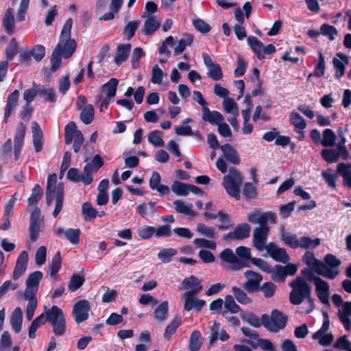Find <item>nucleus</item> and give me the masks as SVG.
Masks as SVG:
<instances>
[{
  "label": "nucleus",
  "instance_id": "nucleus-1",
  "mask_svg": "<svg viewBox=\"0 0 351 351\" xmlns=\"http://www.w3.org/2000/svg\"><path fill=\"white\" fill-rule=\"evenodd\" d=\"M280 239L282 242L293 249L301 247L304 249H314L320 244V239H311L309 237L304 236L299 239L296 234H291L286 232L282 227L280 230Z\"/></svg>",
  "mask_w": 351,
  "mask_h": 351
},
{
  "label": "nucleus",
  "instance_id": "nucleus-2",
  "mask_svg": "<svg viewBox=\"0 0 351 351\" xmlns=\"http://www.w3.org/2000/svg\"><path fill=\"white\" fill-rule=\"evenodd\" d=\"M75 40H68L62 43H58L51 56V71L55 72L60 66L62 58L68 59L72 56L76 50Z\"/></svg>",
  "mask_w": 351,
  "mask_h": 351
},
{
  "label": "nucleus",
  "instance_id": "nucleus-3",
  "mask_svg": "<svg viewBox=\"0 0 351 351\" xmlns=\"http://www.w3.org/2000/svg\"><path fill=\"white\" fill-rule=\"evenodd\" d=\"M289 286L292 289L289 293V302L293 305H299L304 302L306 297H309L311 287L304 278L298 276L291 281Z\"/></svg>",
  "mask_w": 351,
  "mask_h": 351
},
{
  "label": "nucleus",
  "instance_id": "nucleus-4",
  "mask_svg": "<svg viewBox=\"0 0 351 351\" xmlns=\"http://www.w3.org/2000/svg\"><path fill=\"white\" fill-rule=\"evenodd\" d=\"M243 178L241 173L234 167H230L228 175L223 179V186L225 191L230 196L233 197L235 200L241 198V186L242 185Z\"/></svg>",
  "mask_w": 351,
  "mask_h": 351
},
{
  "label": "nucleus",
  "instance_id": "nucleus-5",
  "mask_svg": "<svg viewBox=\"0 0 351 351\" xmlns=\"http://www.w3.org/2000/svg\"><path fill=\"white\" fill-rule=\"evenodd\" d=\"M289 317L278 309L271 311V315L264 313L261 315L263 326L270 332H276L286 327Z\"/></svg>",
  "mask_w": 351,
  "mask_h": 351
},
{
  "label": "nucleus",
  "instance_id": "nucleus-6",
  "mask_svg": "<svg viewBox=\"0 0 351 351\" xmlns=\"http://www.w3.org/2000/svg\"><path fill=\"white\" fill-rule=\"evenodd\" d=\"M303 261L319 276L332 280L338 275V271L327 267L324 263L317 259L314 253L311 251H307L304 254Z\"/></svg>",
  "mask_w": 351,
  "mask_h": 351
},
{
  "label": "nucleus",
  "instance_id": "nucleus-7",
  "mask_svg": "<svg viewBox=\"0 0 351 351\" xmlns=\"http://www.w3.org/2000/svg\"><path fill=\"white\" fill-rule=\"evenodd\" d=\"M46 319L52 326L56 336H62L66 331V319L63 311L58 306L53 305L46 313Z\"/></svg>",
  "mask_w": 351,
  "mask_h": 351
},
{
  "label": "nucleus",
  "instance_id": "nucleus-8",
  "mask_svg": "<svg viewBox=\"0 0 351 351\" xmlns=\"http://www.w3.org/2000/svg\"><path fill=\"white\" fill-rule=\"evenodd\" d=\"M43 276V273L40 271H35L28 275L25 280L24 298H36Z\"/></svg>",
  "mask_w": 351,
  "mask_h": 351
},
{
  "label": "nucleus",
  "instance_id": "nucleus-9",
  "mask_svg": "<svg viewBox=\"0 0 351 351\" xmlns=\"http://www.w3.org/2000/svg\"><path fill=\"white\" fill-rule=\"evenodd\" d=\"M91 310L90 302L86 299L79 300L72 308L71 315L77 324L82 323L88 318V312Z\"/></svg>",
  "mask_w": 351,
  "mask_h": 351
},
{
  "label": "nucleus",
  "instance_id": "nucleus-10",
  "mask_svg": "<svg viewBox=\"0 0 351 351\" xmlns=\"http://www.w3.org/2000/svg\"><path fill=\"white\" fill-rule=\"evenodd\" d=\"M251 231V226L249 223H239L235 226L233 231L228 232L223 235L225 241L243 240L249 237Z\"/></svg>",
  "mask_w": 351,
  "mask_h": 351
},
{
  "label": "nucleus",
  "instance_id": "nucleus-11",
  "mask_svg": "<svg viewBox=\"0 0 351 351\" xmlns=\"http://www.w3.org/2000/svg\"><path fill=\"white\" fill-rule=\"evenodd\" d=\"M265 250L275 261L287 263L290 260V256L285 248L279 247L274 243L267 245Z\"/></svg>",
  "mask_w": 351,
  "mask_h": 351
},
{
  "label": "nucleus",
  "instance_id": "nucleus-12",
  "mask_svg": "<svg viewBox=\"0 0 351 351\" xmlns=\"http://www.w3.org/2000/svg\"><path fill=\"white\" fill-rule=\"evenodd\" d=\"M26 127L23 122H19L16 127V134L14 137V154L16 160H18L24 145Z\"/></svg>",
  "mask_w": 351,
  "mask_h": 351
},
{
  "label": "nucleus",
  "instance_id": "nucleus-13",
  "mask_svg": "<svg viewBox=\"0 0 351 351\" xmlns=\"http://www.w3.org/2000/svg\"><path fill=\"white\" fill-rule=\"evenodd\" d=\"M235 255L237 256V267L238 270L245 267H249L248 261H252V257L250 252V248L245 246H239L235 249Z\"/></svg>",
  "mask_w": 351,
  "mask_h": 351
},
{
  "label": "nucleus",
  "instance_id": "nucleus-14",
  "mask_svg": "<svg viewBox=\"0 0 351 351\" xmlns=\"http://www.w3.org/2000/svg\"><path fill=\"white\" fill-rule=\"evenodd\" d=\"M184 289H189L185 294L197 295L202 289V280H199L195 276H190L182 281Z\"/></svg>",
  "mask_w": 351,
  "mask_h": 351
},
{
  "label": "nucleus",
  "instance_id": "nucleus-15",
  "mask_svg": "<svg viewBox=\"0 0 351 351\" xmlns=\"http://www.w3.org/2000/svg\"><path fill=\"white\" fill-rule=\"evenodd\" d=\"M28 262V254L26 251H23L18 256L16 265L12 272V278L16 280L25 273Z\"/></svg>",
  "mask_w": 351,
  "mask_h": 351
},
{
  "label": "nucleus",
  "instance_id": "nucleus-16",
  "mask_svg": "<svg viewBox=\"0 0 351 351\" xmlns=\"http://www.w3.org/2000/svg\"><path fill=\"white\" fill-rule=\"evenodd\" d=\"M269 230H270L267 228L258 227H256L254 230L253 244L257 250L263 251L265 250L267 237Z\"/></svg>",
  "mask_w": 351,
  "mask_h": 351
},
{
  "label": "nucleus",
  "instance_id": "nucleus-17",
  "mask_svg": "<svg viewBox=\"0 0 351 351\" xmlns=\"http://www.w3.org/2000/svg\"><path fill=\"white\" fill-rule=\"evenodd\" d=\"M316 289V294L319 301L326 305L330 304L329 302V285L327 281L322 278H317L315 285Z\"/></svg>",
  "mask_w": 351,
  "mask_h": 351
},
{
  "label": "nucleus",
  "instance_id": "nucleus-18",
  "mask_svg": "<svg viewBox=\"0 0 351 351\" xmlns=\"http://www.w3.org/2000/svg\"><path fill=\"white\" fill-rule=\"evenodd\" d=\"M185 302L184 305V310L186 311H190L193 309L199 312L202 310L206 301L204 299H199L195 297V295L184 294Z\"/></svg>",
  "mask_w": 351,
  "mask_h": 351
},
{
  "label": "nucleus",
  "instance_id": "nucleus-19",
  "mask_svg": "<svg viewBox=\"0 0 351 351\" xmlns=\"http://www.w3.org/2000/svg\"><path fill=\"white\" fill-rule=\"evenodd\" d=\"M32 133H33V145L36 152H40L43 146V133L40 125L36 121L32 123Z\"/></svg>",
  "mask_w": 351,
  "mask_h": 351
},
{
  "label": "nucleus",
  "instance_id": "nucleus-20",
  "mask_svg": "<svg viewBox=\"0 0 351 351\" xmlns=\"http://www.w3.org/2000/svg\"><path fill=\"white\" fill-rule=\"evenodd\" d=\"M2 26L5 33L8 35H13L15 32V19L14 15V10L8 8L1 21Z\"/></svg>",
  "mask_w": 351,
  "mask_h": 351
},
{
  "label": "nucleus",
  "instance_id": "nucleus-21",
  "mask_svg": "<svg viewBox=\"0 0 351 351\" xmlns=\"http://www.w3.org/2000/svg\"><path fill=\"white\" fill-rule=\"evenodd\" d=\"M203 110V114L202 119L204 121H208L213 125H217L219 123L225 121V119L222 114L217 110L210 111L208 107L202 109Z\"/></svg>",
  "mask_w": 351,
  "mask_h": 351
},
{
  "label": "nucleus",
  "instance_id": "nucleus-22",
  "mask_svg": "<svg viewBox=\"0 0 351 351\" xmlns=\"http://www.w3.org/2000/svg\"><path fill=\"white\" fill-rule=\"evenodd\" d=\"M10 326L16 334H19L22 328L23 311L21 307H16L12 311L10 319Z\"/></svg>",
  "mask_w": 351,
  "mask_h": 351
},
{
  "label": "nucleus",
  "instance_id": "nucleus-23",
  "mask_svg": "<svg viewBox=\"0 0 351 351\" xmlns=\"http://www.w3.org/2000/svg\"><path fill=\"white\" fill-rule=\"evenodd\" d=\"M19 92L17 90L10 93L7 97V104L4 112V121L8 122L9 117L14 108L17 105L19 100Z\"/></svg>",
  "mask_w": 351,
  "mask_h": 351
},
{
  "label": "nucleus",
  "instance_id": "nucleus-24",
  "mask_svg": "<svg viewBox=\"0 0 351 351\" xmlns=\"http://www.w3.org/2000/svg\"><path fill=\"white\" fill-rule=\"evenodd\" d=\"M247 43L257 59L262 60L265 58L264 53H263L264 44L256 36H249L247 37Z\"/></svg>",
  "mask_w": 351,
  "mask_h": 351
},
{
  "label": "nucleus",
  "instance_id": "nucleus-25",
  "mask_svg": "<svg viewBox=\"0 0 351 351\" xmlns=\"http://www.w3.org/2000/svg\"><path fill=\"white\" fill-rule=\"evenodd\" d=\"M64 204V184L59 182L56 186L55 197V209L53 212V217L56 218L62 211Z\"/></svg>",
  "mask_w": 351,
  "mask_h": 351
},
{
  "label": "nucleus",
  "instance_id": "nucleus-26",
  "mask_svg": "<svg viewBox=\"0 0 351 351\" xmlns=\"http://www.w3.org/2000/svg\"><path fill=\"white\" fill-rule=\"evenodd\" d=\"M131 49L132 45L130 43L118 45V47H117L118 53H117L114 60L117 66H121L122 63L128 60Z\"/></svg>",
  "mask_w": 351,
  "mask_h": 351
},
{
  "label": "nucleus",
  "instance_id": "nucleus-27",
  "mask_svg": "<svg viewBox=\"0 0 351 351\" xmlns=\"http://www.w3.org/2000/svg\"><path fill=\"white\" fill-rule=\"evenodd\" d=\"M220 149L224 154L226 160L233 163L239 164L241 162L238 152L233 148V146L229 143H225L220 146Z\"/></svg>",
  "mask_w": 351,
  "mask_h": 351
},
{
  "label": "nucleus",
  "instance_id": "nucleus-28",
  "mask_svg": "<svg viewBox=\"0 0 351 351\" xmlns=\"http://www.w3.org/2000/svg\"><path fill=\"white\" fill-rule=\"evenodd\" d=\"M160 26V23L158 21L156 16H150L145 19L142 29L143 34L145 36L152 35L156 32Z\"/></svg>",
  "mask_w": 351,
  "mask_h": 351
},
{
  "label": "nucleus",
  "instance_id": "nucleus-29",
  "mask_svg": "<svg viewBox=\"0 0 351 351\" xmlns=\"http://www.w3.org/2000/svg\"><path fill=\"white\" fill-rule=\"evenodd\" d=\"M78 132H81L74 121H69L64 127V143L70 145L73 142V138L77 136Z\"/></svg>",
  "mask_w": 351,
  "mask_h": 351
},
{
  "label": "nucleus",
  "instance_id": "nucleus-30",
  "mask_svg": "<svg viewBox=\"0 0 351 351\" xmlns=\"http://www.w3.org/2000/svg\"><path fill=\"white\" fill-rule=\"evenodd\" d=\"M268 221H270L271 224H276L277 222L276 214L272 211L261 213L258 220V228L270 230V228L267 226Z\"/></svg>",
  "mask_w": 351,
  "mask_h": 351
},
{
  "label": "nucleus",
  "instance_id": "nucleus-31",
  "mask_svg": "<svg viewBox=\"0 0 351 351\" xmlns=\"http://www.w3.org/2000/svg\"><path fill=\"white\" fill-rule=\"evenodd\" d=\"M219 257L222 261L231 265V269L237 271V256L231 248L226 247L220 252Z\"/></svg>",
  "mask_w": 351,
  "mask_h": 351
},
{
  "label": "nucleus",
  "instance_id": "nucleus-32",
  "mask_svg": "<svg viewBox=\"0 0 351 351\" xmlns=\"http://www.w3.org/2000/svg\"><path fill=\"white\" fill-rule=\"evenodd\" d=\"M194 40V36L191 34H184L180 40L178 42V45L174 49V55H178L185 51L186 46H190L193 44Z\"/></svg>",
  "mask_w": 351,
  "mask_h": 351
},
{
  "label": "nucleus",
  "instance_id": "nucleus-33",
  "mask_svg": "<svg viewBox=\"0 0 351 351\" xmlns=\"http://www.w3.org/2000/svg\"><path fill=\"white\" fill-rule=\"evenodd\" d=\"M118 85L117 78L112 77L107 83L102 85L101 91L105 93L109 98H113L117 94Z\"/></svg>",
  "mask_w": 351,
  "mask_h": 351
},
{
  "label": "nucleus",
  "instance_id": "nucleus-34",
  "mask_svg": "<svg viewBox=\"0 0 351 351\" xmlns=\"http://www.w3.org/2000/svg\"><path fill=\"white\" fill-rule=\"evenodd\" d=\"M95 118V109L93 104H87L80 114V119L86 125L92 123Z\"/></svg>",
  "mask_w": 351,
  "mask_h": 351
},
{
  "label": "nucleus",
  "instance_id": "nucleus-35",
  "mask_svg": "<svg viewBox=\"0 0 351 351\" xmlns=\"http://www.w3.org/2000/svg\"><path fill=\"white\" fill-rule=\"evenodd\" d=\"M72 25V18H69L63 25V27L59 38V42L58 43L64 44V42L68 40H74L73 38H71Z\"/></svg>",
  "mask_w": 351,
  "mask_h": 351
},
{
  "label": "nucleus",
  "instance_id": "nucleus-36",
  "mask_svg": "<svg viewBox=\"0 0 351 351\" xmlns=\"http://www.w3.org/2000/svg\"><path fill=\"white\" fill-rule=\"evenodd\" d=\"M169 312V302L167 301H163L159 304L156 309L154 312V319L157 322H162L167 319Z\"/></svg>",
  "mask_w": 351,
  "mask_h": 351
},
{
  "label": "nucleus",
  "instance_id": "nucleus-37",
  "mask_svg": "<svg viewBox=\"0 0 351 351\" xmlns=\"http://www.w3.org/2000/svg\"><path fill=\"white\" fill-rule=\"evenodd\" d=\"M82 213L85 221H90L97 217L98 211L93 207L90 203L85 202L82 206Z\"/></svg>",
  "mask_w": 351,
  "mask_h": 351
},
{
  "label": "nucleus",
  "instance_id": "nucleus-38",
  "mask_svg": "<svg viewBox=\"0 0 351 351\" xmlns=\"http://www.w3.org/2000/svg\"><path fill=\"white\" fill-rule=\"evenodd\" d=\"M181 319L179 317H175L170 324L166 327L163 337L166 339H170L173 334L176 333L177 329L180 326Z\"/></svg>",
  "mask_w": 351,
  "mask_h": 351
},
{
  "label": "nucleus",
  "instance_id": "nucleus-39",
  "mask_svg": "<svg viewBox=\"0 0 351 351\" xmlns=\"http://www.w3.org/2000/svg\"><path fill=\"white\" fill-rule=\"evenodd\" d=\"M47 320V319L44 317V314L41 313L32 322L28 332V336L30 339H34L36 337V330L40 328L41 324H45Z\"/></svg>",
  "mask_w": 351,
  "mask_h": 351
},
{
  "label": "nucleus",
  "instance_id": "nucleus-40",
  "mask_svg": "<svg viewBox=\"0 0 351 351\" xmlns=\"http://www.w3.org/2000/svg\"><path fill=\"white\" fill-rule=\"evenodd\" d=\"M141 25L140 20L130 21L123 29V34L126 40H130L135 34L136 31Z\"/></svg>",
  "mask_w": 351,
  "mask_h": 351
},
{
  "label": "nucleus",
  "instance_id": "nucleus-41",
  "mask_svg": "<svg viewBox=\"0 0 351 351\" xmlns=\"http://www.w3.org/2000/svg\"><path fill=\"white\" fill-rule=\"evenodd\" d=\"M285 267L280 264L274 265V267L271 269V278L274 281L282 283L287 278Z\"/></svg>",
  "mask_w": 351,
  "mask_h": 351
},
{
  "label": "nucleus",
  "instance_id": "nucleus-42",
  "mask_svg": "<svg viewBox=\"0 0 351 351\" xmlns=\"http://www.w3.org/2000/svg\"><path fill=\"white\" fill-rule=\"evenodd\" d=\"M178 254V251L173 247L163 248L158 253V258L163 263L172 261L173 256Z\"/></svg>",
  "mask_w": 351,
  "mask_h": 351
},
{
  "label": "nucleus",
  "instance_id": "nucleus-43",
  "mask_svg": "<svg viewBox=\"0 0 351 351\" xmlns=\"http://www.w3.org/2000/svg\"><path fill=\"white\" fill-rule=\"evenodd\" d=\"M336 141V135L330 128H326L323 132V138L321 141V144L324 147H332L334 146Z\"/></svg>",
  "mask_w": 351,
  "mask_h": 351
},
{
  "label": "nucleus",
  "instance_id": "nucleus-44",
  "mask_svg": "<svg viewBox=\"0 0 351 351\" xmlns=\"http://www.w3.org/2000/svg\"><path fill=\"white\" fill-rule=\"evenodd\" d=\"M242 194L247 201L254 199L258 195L257 187L250 182L245 183L243 186Z\"/></svg>",
  "mask_w": 351,
  "mask_h": 351
},
{
  "label": "nucleus",
  "instance_id": "nucleus-45",
  "mask_svg": "<svg viewBox=\"0 0 351 351\" xmlns=\"http://www.w3.org/2000/svg\"><path fill=\"white\" fill-rule=\"evenodd\" d=\"M62 267V256L60 251H57L50 263V271L49 274L51 276H56Z\"/></svg>",
  "mask_w": 351,
  "mask_h": 351
},
{
  "label": "nucleus",
  "instance_id": "nucleus-46",
  "mask_svg": "<svg viewBox=\"0 0 351 351\" xmlns=\"http://www.w3.org/2000/svg\"><path fill=\"white\" fill-rule=\"evenodd\" d=\"M162 132L159 130H152L148 134V141L155 147L164 146L163 138H162Z\"/></svg>",
  "mask_w": 351,
  "mask_h": 351
},
{
  "label": "nucleus",
  "instance_id": "nucleus-47",
  "mask_svg": "<svg viewBox=\"0 0 351 351\" xmlns=\"http://www.w3.org/2000/svg\"><path fill=\"white\" fill-rule=\"evenodd\" d=\"M232 289L234 297L238 302L242 304H247L252 302V299L247 296V293L242 289L234 286Z\"/></svg>",
  "mask_w": 351,
  "mask_h": 351
},
{
  "label": "nucleus",
  "instance_id": "nucleus-48",
  "mask_svg": "<svg viewBox=\"0 0 351 351\" xmlns=\"http://www.w3.org/2000/svg\"><path fill=\"white\" fill-rule=\"evenodd\" d=\"M85 282L84 276L75 273L71 276V279L69 282L68 288L71 291H75L80 289Z\"/></svg>",
  "mask_w": 351,
  "mask_h": 351
},
{
  "label": "nucleus",
  "instance_id": "nucleus-49",
  "mask_svg": "<svg viewBox=\"0 0 351 351\" xmlns=\"http://www.w3.org/2000/svg\"><path fill=\"white\" fill-rule=\"evenodd\" d=\"M201 333L199 330H195L192 332L190 337V345L189 348L193 351H197L200 349L202 346L201 340Z\"/></svg>",
  "mask_w": 351,
  "mask_h": 351
},
{
  "label": "nucleus",
  "instance_id": "nucleus-50",
  "mask_svg": "<svg viewBox=\"0 0 351 351\" xmlns=\"http://www.w3.org/2000/svg\"><path fill=\"white\" fill-rule=\"evenodd\" d=\"M290 123L295 128H298L301 130L305 129L307 126L306 121L303 119V117L300 115L299 113L293 112L290 114Z\"/></svg>",
  "mask_w": 351,
  "mask_h": 351
},
{
  "label": "nucleus",
  "instance_id": "nucleus-51",
  "mask_svg": "<svg viewBox=\"0 0 351 351\" xmlns=\"http://www.w3.org/2000/svg\"><path fill=\"white\" fill-rule=\"evenodd\" d=\"M173 204L174 205V208L177 212L185 215H189L190 216H195V212L191 210L193 208L192 204H189V206H186L180 200H176Z\"/></svg>",
  "mask_w": 351,
  "mask_h": 351
},
{
  "label": "nucleus",
  "instance_id": "nucleus-52",
  "mask_svg": "<svg viewBox=\"0 0 351 351\" xmlns=\"http://www.w3.org/2000/svg\"><path fill=\"white\" fill-rule=\"evenodd\" d=\"M321 157L328 163H334L339 160V153L332 149H322L321 152Z\"/></svg>",
  "mask_w": 351,
  "mask_h": 351
},
{
  "label": "nucleus",
  "instance_id": "nucleus-53",
  "mask_svg": "<svg viewBox=\"0 0 351 351\" xmlns=\"http://www.w3.org/2000/svg\"><path fill=\"white\" fill-rule=\"evenodd\" d=\"M38 95L44 96L45 100L48 102H56V91L53 88H46L45 86H42L38 90Z\"/></svg>",
  "mask_w": 351,
  "mask_h": 351
},
{
  "label": "nucleus",
  "instance_id": "nucleus-54",
  "mask_svg": "<svg viewBox=\"0 0 351 351\" xmlns=\"http://www.w3.org/2000/svg\"><path fill=\"white\" fill-rule=\"evenodd\" d=\"M326 61L324 55L319 52L318 54V62L315 65L313 75L317 77H322L325 74Z\"/></svg>",
  "mask_w": 351,
  "mask_h": 351
},
{
  "label": "nucleus",
  "instance_id": "nucleus-55",
  "mask_svg": "<svg viewBox=\"0 0 351 351\" xmlns=\"http://www.w3.org/2000/svg\"><path fill=\"white\" fill-rule=\"evenodd\" d=\"M241 319L243 321L247 322L250 326L255 328H259L262 324L261 319L260 320L258 316L252 312L242 314Z\"/></svg>",
  "mask_w": 351,
  "mask_h": 351
},
{
  "label": "nucleus",
  "instance_id": "nucleus-56",
  "mask_svg": "<svg viewBox=\"0 0 351 351\" xmlns=\"http://www.w3.org/2000/svg\"><path fill=\"white\" fill-rule=\"evenodd\" d=\"M43 230V223H29V234L32 242L38 240L40 233Z\"/></svg>",
  "mask_w": 351,
  "mask_h": 351
},
{
  "label": "nucleus",
  "instance_id": "nucleus-57",
  "mask_svg": "<svg viewBox=\"0 0 351 351\" xmlns=\"http://www.w3.org/2000/svg\"><path fill=\"white\" fill-rule=\"evenodd\" d=\"M80 230L78 228H68L64 232V237L72 245L79 244Z\"/></svg>",
  "mask_w": 351,
  "mask_h": 351
},
{
  "label": "nucleus",
  "instance_id": "nucleus-58",
  "mask_svg": "<svg viewBox=\"0 0 351 351\" xmlns=\"http://www.w3.org/2000/svg\"><path fill=\"white\" fill-rule=\"evenodd\" d=\"M225 307L232 313H237L241 311V306L234 302V297L230 295L225 296Z\"/></svg>",
  "mask_w": 351,
  "mask_h": 351
},
{
  "label": "nucleus",
  "instance_id": "nucleus-59",
  "mask_svg": "<svg viewBox=\"0 0 351 351\" xmlns=\"http://www.w3.org/2000/svg\"><path fill=\"white\" fill-rule=\"evenodd\" d=\"M320 33L328 37L330 40H334L335 36L337 35V28L333 25L323 24L320 27Z\"/></svg>",
  "mask_w": 351,
  "mask_h": 351
},
{
  "label": "nucleus",
  "instance_id": "nucleus-60",
  "mask_svg": "<svg viewBox=\"0 0 351 351\" xmlns=\"http://www.w3.org/2000/svg\"><path fill=\"white\" fill-rule=\"evenodd\" d=\"M43 191L40 184L34 185L32 189V194L28 199L29 205H36L42 197Z\"/></svg>",
  "mask_w": 351,
  "mask_h": 351
},
{
  "label": "nucleus",
  "instance_id": "nucleus-61",
  "mask_svg": "<svg viewBox=\"0 0 351 351\" xmlns=\"http://www.w3.org/2000/svg\"><path fill=\"white\" fill-rule=\"evenodd\" d=\"M171 190L178 195H188V184L180 182L176 180L171 184Z\"/></svg>",
  "mask_w": 351,
  "mask_h": 351
},
{
  "label": "nucleus",
  "instance_id": "nucleus-62",
  "mask_svg": "<svg viewBox=\"0 0 351 351\" xmlns=\"http://www.w3.org/2000/svg\"><path fill=\"white\" fill-rule=\"evenodd\" d=\"M39 88L38 86L34 82L33 88L25 90L23 93V99L26 104H30L36 95H38Z\"/></svg>",
  "mask_w": 351,
  "mask_h": 351
},
{
  "label": "nucleus",
  "instance_id": "nucleus-63",
  "mask_svg": "<svg viewBox=\"0 0 351 351\" xmlns=\"http://www.w3.org/2000/svg\"><path fill=\"white\" fill-rule=\"evenodd\" d=\"M223 109L227 113L239 114L237 104L232 97H225L223 102Z\"/></svg>",
  "mask_w": 351,
  "mask_h": 351
},
{
  "label": "nucleus",
  "instance_id": "nucleus-64",
  "mask_svg": "<svg viewBox=\"0 0 351 351\" xmlns=\"http://www.w3.org/2000/svg\"><path fill=\"white\" fill-rule=\"evenodd\" d=\"M208 75L214 80H219L223 77V73L218 62H215L209 69Z\"/></svg>",
  "mask_w": 351,
  "mask_h": 351
}]
</instances>
